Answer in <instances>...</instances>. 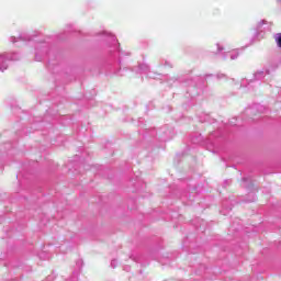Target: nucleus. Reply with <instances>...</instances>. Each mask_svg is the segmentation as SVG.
<instances>
[{
  "label": "nucleus",
  "instance_id": "f257e3e1",
  "mask_svg": "<svg viewBox=\"0 0 281 281\" xmlns=\"http://www.w3.org/2000/svg\"><path fill=\"white\" fill-rule=\"evenodd\" d=\"M277 43L279 47H281V33L278 35Z\"/></svg>",
  "mask_w": 281,
  "mask_h": 281
}]
</instances>
